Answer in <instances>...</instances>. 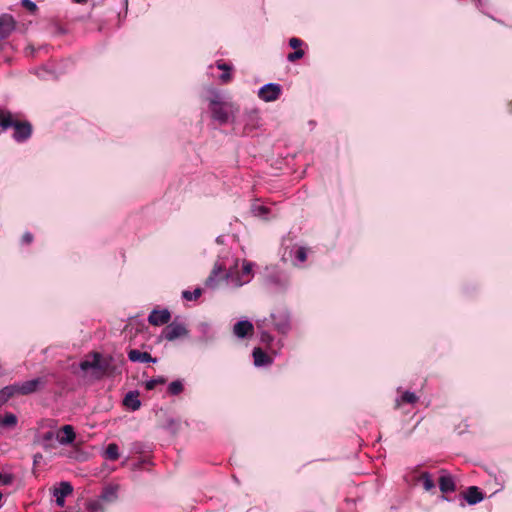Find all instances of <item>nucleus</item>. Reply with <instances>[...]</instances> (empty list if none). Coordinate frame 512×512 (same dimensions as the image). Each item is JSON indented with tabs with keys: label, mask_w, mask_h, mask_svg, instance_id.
Masks as SVG:
<instances>
[{
	"label": "nucleus",
	"mask_w": 512,
	"mask_h": 512,
	"mask_svg": "<svg viewBox=\"0 0 512 512\" xmlns=\"http://www.w3.org/2000/svg\"><path fill=\"white\" fill-rule=\"evenodd\" d=\"M250 211L251 213L260 219L268 220L274 215H272L270 208L267 206L261 204L258 200H255L250 205Z\"/></svg>",
	"instance_id": "17"
},
{
	"label": "nucleus",
	"mask_w": 512,
	"mask_h": 512,
	"mask_svg": "<svg viewBox=\"0 0 512 512\" xmlns=\"http://www.w3.org/2000/svg\"><path fill=\"white\" fill-rule=\"evenodd\" d=\"M309 251L308 247L294 245L289 252L292 264L295 267H302V264L307 260Z\"/></svg>",
	"instance_id": "14"
},
{
	"label": "nucleus",
	"mask_w": 512,
	"mask_h": 512,
	"mask_svg": "<svg viewBox=\"0 0 512 512\" xmlns=\"http://www.w3.org/2000/svg\"><path fill=\"white\" fill-rule=\"evenodd\" d=\"M166 379L163 376H159L157 378H152L145 383V388L147 390H153L157 385L164 384Z\"/></svg>",
	"instance_id": "35"
},
{
	"label": "nucleus",
	"mask_w": 512,
	"mask_h": 512,
	"mask_svg": "<svg viewBox=\"0 0 512 512\" xmlns=\"http://www.w3.org/2000/svg\"><path fill=\"white\" fill-rule=\"evenodd\" d=\"M73 492V486L67 482L62 481L59 484V487H55L53 489V496L55 497V501L57 506L64 507L65 505V498L72 494Z\"/></svg>",
	"instance_id": "12"
},
{
	"label": "nucleus",
	"mask_w": 512,
	"mask_h": 512,
	"mask_svg": "<svg viewBox=\"0 0 512 512\" xmlns=\"http://www.w3.org/2000/svg\"><path fill=\"white\" fill-rule=\"evenodd\" d=\"M304 54L305 53H304V51L302 49H297L294 52L289 53L287 55V60L289 62H295V61L301 59L304 56Z\"/></svg>",
	"instance_id": "36"
},
{
	"label": "nucleus",
	"mask_w": 512,
	"mask_h": 512,
	"mask_svg": "<svg viewBox=\"0 0 512 512\" xmlns=\"http://www.w3.org/2000/svg\"><path fill=\"white\" fill-rule=\"evenodd\" d=\"M184 389L182 380L172 381L168 386V392L171 395H179Z\"/></svg>",
	"instance_id": "34"
},
{
	"label": "nucleus",
	"mask_w": 512,
	"mask_h": 512,
	"mask_svg": "<svg viewBox=\"0 0 512 512\" xmlns=\"http://www.w3.org/2000/svg\"><path fill=\"white\" fill-rule=\"evenodd\" d=\"M233 108V104L220 101L218 96L209 101V109L212 117L220 124H225L229 121L230 115L233 113Z\"/></svg>",
	"instance_id": "4"
},
{
	"label": "nucleus",
	"mask_w": 512,
	"mask_h": 512,
	"mask_svg": "<svg viewBox=\"0 0 512 512\" xmlns=\"http://www.w3.org/2000/svg\"><path fill=\"white\" fill-rule=\"evenodd\" d=\"M419 397L411 391H405L402 395L395 400V407L399 408L403 403L414 404L418 401Z\"/></svg>",
	"instance_id": "26"
},
{
	"label": "nucleus",
	"mask_w": 512,
	"mask_h": 512,
	"mask_svg": "<svg viewBox=\"0 0 512 512\" xmlns=\"http://www.w3.org/2000/svg\"><path fill=\"white\" fill-rule=\"evenodd\" d=\"M217 68L223 71V74L220 76L221 81L223 83L230 82L232 79V75L229 73V71L231 70V67L222 61H218Z\"/></svg>",
	"instance_id": "29"
},
{
	"label": "nucleus",
	"mask_w": 512,
	"mask_h": 512,
	"mask_svg": "<svg viewBox=\"0 0 512 512\" xmlns=\"http://www.w3.org/2000/svg\"><path fill=\"white\" fill-rule=\"evenodd\" d=\"M128 359L131 362H140V363H156V358H153L150 353L148 352H142L138 349H131L128 352Z\"/></svg>",
	"instance_id": "20"
},
{
	"label": "nucleus",
	"mask_w": 512,
	"mask_h": 512,
	"mask_svg": "<svg viewBox=\"0 0 512 512\" xmlns=\"http://www.w3.org/2000/svg\"><path fill=\"white\" fill-rule=\"evenodd\" d=\"M90 357L92 360L86 359L81 361L79 367L84 372L92 370V376L95 379V375H100L101 353L92 352L90 353Z\"/></svg>",
	"instance_id": "9"
},
{
	"label": "nucleus",
	"mask_w": 512,
	"mask_h": 512,
	"mask_svg": "<svg viewBox=\"0 0 512 512\" xmlns=\"http://www.w3.org/2000/svg\"><path fill=\"white\" fill-rule=\"evenodd\" d=\"M171 319V313L168 309H153L149 316L148 322L153 326H160L167 324Z\"/></svg>",
	"instance_id": "15"
},
{
	"label": "nucleus",
	"mask_w": 512,
	"mask_h": 512,
	"mask_svg": "<svg viewBox=\"0 0 512 512\" xmlns=\"http://www.w3.org/2000/svg\"><path fill=\"white\" fill-rule=\"evenodd\" d=\"M15 21L10 15L0 16V39H4L14 30Z\"/></svg>",
	"instance_id": "19"
},
{
	"label": "nucleus",
	"mask_w": 512,
	"mask_h": 512,
	"mask_svg": "<svg viewBox=\"0 0 512 512\" xmlns=\"http://www.w3.org/2000/svg\"><path fill=\"white\" fill-rule=\"evenodd\" d=\"M17 422V417L13 413H6L4 417L0 418V426L3 427H14Z\"/></svg>",
	"instance_id": "31"
},
{
	"label": "nucleus",
	"mask_w": 512,
	"mask_h": 512,
	"mask_svg": "<svg viewBox=\"0 0 512 512\" xmlns=\"http://www.w3.org/2000/svg\"><path fill=\"white\" fill-rule=\"evenodd\" d=\"M439 489L443 494L454 492L456 490V484L451 474L445 470H441V476L439 478ZM440 499L443 501H449V498L445 495H441Z\"/></svg>",
	"instance_id": "8"
},
{
	"label": "nucleus",
	"mask_w": 512,
	"mask_h": 512,
	"mask_svg": "<svg viewBox=\"0 0 512 512\" xmlns=\"http://www.w3.org/2000/svg\"><path fill=\"white\" fill-rule=\"evenodd\" d=\"M281 86L279 84L269 83L260 88L258 96L260 99L271 102L279 98Z\"/></svg>",
	"instance_id": "11"
},
{
	"label": "nucleus",
	"mask_w": 512,
	"mask_h": 512,
	"mask_svg": "<svg viewBox=\"0 0 512 512\" xmlns=\"http://www.w3.org/2000/svg\"><path fill=\"white\" fill-rule=\"evenodd\" d=\"M188 333L189 331L184 324L174 321L163 330V337L168 341H174L177 338L187 336Z\"/></svg>",
	"instance_id": "7"
},
{
	"label": "nucleus",
	"mask_w": 512,
	"mask_h": 512,
	"mask_svg": "<svg viewBox=\"0 0 512 512\" xmlns=\"http://www.w3.org/2000/svg\"><path fill=\"white\" fill-rule=\"evenodd\" d=\"M119 456L120 454L118 445L115 443H110L104 452V457L108 460L115 461L119 458Z\"/></svg>",
	"instance_id": "28"
},
{
	"label": "nucleus",
	"mask_w": 512,
	"mask_h": 512,
	"mask_svg": "<svg viewBox=\"0 0 512 512\" xmlns=\"http://www.w3.org/2000/svg\"><path fill=\"white\" fill-rule=\"evenodd\" d=\"M74 2H75V3L82 4V3L87 2V0H74Z\"/></svg>",
	"instance_id": "44"
},
{
	"label": "nucleus",
	"mask_w": 512,
	"mask_h": 512,
	"mask_svg": "<svg viewBox=\"0 0 512 512\" xmlns=\"http://www.w3.org/2000/svg\"><path fill=\"white\" fill-rule=\"evenodd\" d=\"M45 384L44 378L38 377L21 383H14L18 395H29Z\"/></svg>",
	"instance_id": "6"
},
{
	"label": "nucleus",
	"mask_w": 512,
	"mask_h": 512,
	"mask_svg": "<svg viewBox=\"0 0 512 512\" xmlns=\"http://www.w3.org/2000/svg\"><path fill=\"white\" fill-rule=\"evenodd\" d=\"M117 499V486H107L103 489L100 500L105 502H113Z\"/></svg>",
	"instance_id": "27"
},
{
	"label": "nucleus",
	"mask_w": 512,
	"mask_h": 512,
	"mask_svg": "<svg viewBox=\"0 0 512 512\" xmlns=\"http://www.w3.org/2000/svg\"><path fill=\"white\" fill-rule=\"evenodd\" d=\"M11 128L13 129L12 138L18 143L27 141L33 133L32 124L28 120L20 119L17 115H15Z\"/></svg>",
	"instance_id": "5"
},
{
	"label": "nucleus",
	"mask_w": 512,
	"mask_h": 512,
	"mask_svg": "<svg viewBox=\"0 0 512 512\" xmlns=\"http://www.w3.org/2000/svg\"><path fill=\"white\" fill-rule=\"evenodd\" d=\"M21 4L23 7H25L26 9H28L31 12H34L37 9L36 4L34 2H32L31 0H22Z\"/></svg>",
	"instance_id": "39"
},
{
	"label": "nucleus",
	"mask_w": 512,
	"mask_h": 512,
	"mask_svg": "<svg viewBox=\"0 0 512 512\" xmlns=\"http://www.w3.org/2000/svg\"><path fill=\"white\" fill-rule=\"evenodd\" d=\"M55 434L53 431H47L41 436V443L44 449H52L54 446L51 442L54 440Z\"/></svg>",
	"instance_id": "32"
},
{
	"label": "nucleus",
	"mask_w": 512,
	"mask_h": 512,
	"mask_svg": "<svg viewBox=\"0 0 512 512\" xmlns=\"http://www.w3.org/2000/svg\"><path fill=\"white\" fill-rule=\"evenodd\" d=\"M254 266L253 262L243 261L242 267L239 269V259L227 251L224 255L218 257L205 281V286L215 290L220 287L221 282H224L227 287L238 289L252 280Z\"/></svg>",
	"instance_id": "1"
},
{
	"label": "nucleus",
	"mask_w": 512,
	"mask_h": 512,
	"mask_svg": "<svg viewBox=\"0 0 512 512\" xmlns=\"http://www.w3.org/2000/svg\"><path fill=\"white\" fill-rule=\"evenodd\" d=\"M252 356L256 367H266L273 362V359L259 347L253 349Z\"/></svg>",
	"instance_id": "18"
},
{
	"label": "nucleus",
	"mask_w": 512,
	"mask_h": 512,
	"mask_svg": "<svg viewBox=\"0 0 512 512\" xmlns=\"http://www.w3.org/2000/svg\"><path fill=\"white\" fill-rule=\"evenodd\" d=\"M42 458V455L41 454H36L34 455V464H37L38 463V460Z\"/></svg>",
	"instance_id": "42"
},
{
	"label": "nucleus",
	"mask_w": 512,
	"mask_h": 512,
	"mask_svg": "<svg viewBox=\"0 0 512 512\" xmlns=\"http://www.w3.org/2000/svg\"><path fill=\"white\" fill-rule=\"evenodd\" d=\"M88 509L90 512H97L102 509L101 503L99 500L90 502L88 505Z\"/></svg>",
	"instance_id": "40"
},
{
	"label": "nucleus",
	"mask_w": 512,
	"mask_h": 512,
	"mask_svg": "<svg viewBox=\"0 0 512 512\" xmlns=\"http://www.w3.org/2000/svg\"><path fill=\"white\" fill-rule=\"evenodd\" d=\"M124 360L122 356L115 357L113 355L103 356L101 354L100 375H95L96 380L103 377H114L120 375L122 372V365Z\"/></svg>",
	"instance_id": "3"
},
{
	"label": "nucleus",
	"mask_w": 512,
	"mask_h": 512,
	"mask_svg": "<svg viewBox=\"0 0 512 512\" xmlns=\"http://www.w3.org/2000/svg\"><path fill=\"white\" fill-rule=\"evenodd\" d=\"M18 395L14 384L7 385L0 389V407L7 403L12 397Z\"/></svg>",
	"instance_id": "25"
},
{
	"label": "nucleus",
	"mask_w": 512,
	"mask_h": 512,
	"mask_svg": "<svg viewBox=\"0 0 512 512\" xmlns=\"http://www.w3.org/2000/svg\"><path fill=\"white\" fill-rule=\"evenodd\" d=\"M253 324L249 320H241L234 324L233 333L236 337L243 339L252 334Z\"/></svg>",
	"instance_id": "16"
},
{
	"label": "nucleus",
	"mask_w": 512,
	"mask_h": 512,
	"mask_svg": "<svg viewBox=\"0 0 512 512\" xmlns=\"http://www.w3.org/2000/svg\"><path fill=\"white\" fill-rule=\"evenodd\" d=\"M464 499L469 505H476L484 499V494L477 486H470L464 494Z\"/></svg>",
	"instance_id": "21"
},
{
	"label": "nucleus",
	"mask_w": 512,
	"mask_h": 512,
	"mask_svg": "<svg viewBox=\"0 0 512 512\" xmlns=\"http://www.w3.org/2000/svg\"><path fill=\"white\" fill-rule=\"evenodd\" d=\"M62 431L64 433V436L57 435V440L61 445H68L74 442L76 438V434L74 432V429L71 425H65L62 427Z\"/></svg>",
	"instance_id": "24"
},
{
	"label": "nucleus",
	"mask_w": 512,
	"mask_h": 512,
	"mask_svg": "<svg viewBox=\"0 0 512 512\" xmlns=\"http://www.w3.org/2000/svg\"><path fill=\"white\" fill-rule=\"evenodd\" d=\"M270 326L280 335L286 336L292 329L291 313L287 308H277L273 310L269 317L256 320V328L259 332L260 341L273 349L276 353L283 347L281 339L275 340V337L269 332Z\"/></svg>",
	"instance_id": "2"
},
{
	"label": "nucleus",
	"mask_w": 512,
	"mask_h": 512,
	"mask_svg": "<svg viewBox=\"0 0 512 512\" xmlns=\"http://www.w3.org/2000/svg\"><path fill=\"white\" fill-rule=\"evenodd\" d=\"M303 45V41L300 38L292 37L289 40V46L295 50L301 49L300 47Z\"/></svg>",
	"instance_id": "38"
},
{
	"label": "nucleus",
	"mask_w": 512,
	"mask_h": 512,
	"mask_svg": "<svg viewBox=\"0 0 512 512\" xmlns=\"http://www.w3.org/2000/svg\"><path fill=\"white\" fill-rule=\"evenodd\" d=\"M197 331L200 333L197 338V342L200 344L208 345L216 340V334L208 322L198 323Z\"/></svg>",
	"instance_id": "10"
},
{
	"label": "nucleus",
	"mask_w": 512,
	"mask_h": 512,
	"mask_svg": "<svg viewBox=\"0 0 512 512\" xmlns=\"http://www.w3.org/2000/svg\"><path fill=\"white\" fill-rule=\"evenodd\" d=\"M33 241V235L30 232H25L22 236V244H30Z\"/></svg>",
	"instance_id": "41"
},
{
	"label": "nucleus",
	"mask_w": 512,
	"mask_h": 512,
	"mask_svg": "<svg viewBox=\"0 0 512 512\" xmlns=\"http://www.w3.org/2000/svg\"><path fill=\"white\" fill-rule=\"evenodd\" d=\"M419 481L422 482L423 488L426 491H431V490L435 489V483H434L433 479L431 478L430 473H428V472L421 473V475L419 476Z\"/></svg>",
	"instance_id": "30"
},
{
	"label": "nucleus",
	"mask_w": 512,
	"mask_h": 512,
	"mask_svg": "<svg viewBox=\"0 0 512 512\" xmlns=\"http://www.w3.org/2000/svg\"><path fill=\"white\" fill-rule=\"evenodd\" d=\"M268 283L275 289L285 291L290 285V277L285 272H275L269 275Z\"/></svg>",
	"instance_id": "13"
},
{
	"label": "nucleus",
	"mask_w": 512,
	"mask_h": 512,
	"mask_svg": "<svg viewBox=\"0 0 512 512\" xmlns=\"http://www.w3.org/2000/svg\"><path fill=\"white\" fill-rule=\"evenodd\" d=\"M16 114L0 107V134L11 128Z\"/></svg>",
	"instance_id": "23"
},
{
	"label": "nucleus",
	"mask_w": 512,
	"mask_h": 512,
	"mask_svg": "<svg viewBox=\"0 0 512 512\" xmlns=\"http://www.w3.org/2000/svg\"><path fill=\"white\" fill-rule=\"evenodd\" d=\"M123 404L126 408H128L131 411H136L141 406V401L139 399V392L138 391H129L123 400Z\"/></svg>",
	"instance_id": "22"
},
{
	"label": "nucleus",
	"mask_w": 512,
	"mask_h": 512,
	"mask_svg": "<svg viewBox=\"0 0 512 512\" xmlns=\"http://www.w3.org/2000/svg\"><path fill=\"white\" fill-rule=\"evenodd\" d=\"M216 242H217L218 244H223V236H218V237L216 238Z\"/></svg>",
	"instance_id": "43"
},
{
	"label": "nucleus",
	"mask_w": 512,
	"mask_h": 512,
	"mask_svg": "<svg viewBox=\"0 0 512 512\" xmlns=\"http://www.w3.org/2000/svg\"><path fill=\"white\" fill-rule=\"evenodd\" d=\"M202 291L203 290L199 287L194 289V291L184 290L182 292V298L187 301L197 300L202 295Z\"/></svg>",
	"instance_id": "33"
},
{
	"label": "nucleus",
	"mask_w": 512,
	"mask_h": 512,
	"mask_svg": "<svg viewBox=\"0 0 512 512\" xmlns=\"http://www.w3.org/2000/svg\"><path fill=\"white\" fill-rule=\"evenodd\" d=\"M14 481V475L11 473H1L0 472V484L2 485H10Z\"/></svg>",
	"instance_id": "37"
}]
</instances>
